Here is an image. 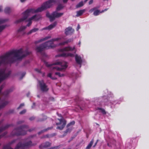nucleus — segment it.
<instances>
[{
  "label": "nucleus",
  "mask_w": 149,
  "mask_h": 149,
  "mask_svg": "<svg viewBox=\"0 0 149 149\" xmlns=\"http://www.w3.org/2000/svg\"><path fill=\"white\" fill-rule=\"evenodd\" d=\"M54 0H50L44 3L42 6L37 9L31 8L29 9L23 13V17L17 20L15 22L16 24L19 23L25 20L31 14L41 12L44 10L49 8L53 5Z\"/></svg>",
  "instance_id": "nucleus-1"
},
{
  "label": "nucleus",
  "mask_w": 149,
  "mask_h": 149,
  "mask_svg": "<svg viewBox=\"0 0 149 149\" xmlns=\"http://www.w3.org/2000/svg\"><path fill=\"white\" fill-rule=\"evenodd\" d=\"M63 37H60L52 39L40 45L37 46L36 50L38 52H40L45 49H48L55 47L53 42L61 40Z\"/></svg>",
  "instance_id": "nucleus-2"
},
{
  "label": "nucleus",
  "mask_w": 149,
  "mask_h": 149,
  "mask_svg": "<svg viewBox=\"0 0 149 149\" xmlns=\"http://www.w3.org/2000/svg\"><path fill=\"white\" fill-rule=\"evenodd\" d=\"M45 65L49 67L51 70L56 69L58 71H63L67 67V63L65 62H61L59 61L56 62L55 63H45Z\"/></svg>",
  "instance_id": "nucleus-3"
},
{
  "label": "nucleus",
  "mask_w": 149,
  "mask_h": 149,
  "mask_svg": "<svg viewBox=\"0 0 149 149\" xmlns=\"http://www.w3.org/2000/svg\"><path fill=\"white\" fill-rule=\"evenodd\" d=\"M28 128L27 126H23L19 128L15 129L12 131V134L13 135H24L26 134Z\"/></svg>",
  "instance_id": "nucleus-4"
},
{
  "label": "nucleus",
  "mask_w": 149,
  "mask_h": 149,
  "mask_svg": "<svg viewBox=\"0 0 149 149\" xmlns=\"http://www.w3.org/2000/svg\"><path fill=\"white\" fill-rule=\"evenodd\" d=\"M56 125L58 126L56 129L60 130H62L65 126L66 121L63 118L57 119L56 120Z\"/></svg>",
  "instance_id": "nucleus-5"
},
{
  "label": "nucleus",
  "mask_w": 149,
  "mask_h": 149,
  "mask_svg": "<svg viewBox=\"0 0 149 149\" xmlns=\"http://www.w3.org/2000/svg\"><path fill=\"white\" fill-rule=\"evenodd\" d=\"M38 83L40 90L43 92H47L49 90V88L43 80L39 81Z\"/></svg>",
  "instance_id": "nucleus-6"
},
{
  "label": "nucleus",
  "mask_w": 149,
  "mask_h": 149,
  "mask_svg": "<svg viewBox=\"0 0 149 149\" xmlns=\"http://www.w3.org/2000/svg\"><path fill=\"white\" fill-rule=\"evenodd\" d=\"M41 17L40 15H36L31 17V18H29L28 21L29 22L27 24V26H29L32 23V20H34L37 21L40 19Z\"/></svg>",
  "instance_id": "nucleus-7"
},
{
  "label": "nucleus",
  "mask_w": 149,
  "mask_h": 149,
  "mask_svg": "<svg viewBox=\"0 0 149 149\" xmlns=\"http://www.w3.org/2000/svg\"><path fill=\"white\" fill-rule=\"evenodd\" d=\"M75 122L73 121L67 125V128L64 132V133H65V135H66L67 134L70 132L73 129V126Z\"/></svg>",
  "instance_id": "nucleus-8"
},
{
  "label": "nucleus",
  "mask_w": 149,
  "mask_h": 149,
  "mask_svg": "<svg viewBox=\"0 0 149 149\" xmlns=\"http://www.w3.org/2000/svg\"><path fill=\"white\" fill-rule=\"evenodd\" d=\"M74 30L71 27L66 28L65 31V33L66 35H71L74 32Z\"/></svg>",
  "instance_id": "nucleus-9"
},
{
  "label": "nucleus",
  "mask_w": 149,
  "mask_h": 149,
  "mask_svg": "<svg viewBox=\"0 0 149 149\" xmlns=\"http://www.w3.org/2000/svg\"><path fill=\"white\" fill-rule=\"evenodd\" d=\"M8 20L7 19H0V24L3 23ZM6 25H2L0 26V33L5 28Z\"/></svg>",
  "instance_id": "nucleus-10"
},
{
  "label": "nucleus",
  "mask_w": 149,
  "mask_h": 149,
  "mask_svg": "<svg viewBox=\"0 0 149 149\" xmlns=\"http://www.w3.org/2000/svg\"><path fill=\"white\" fill-rule=\"evenodd\" d=\"M57 22H54L53 24L50 25L49 26L45 27L41 29L42 31L44 30L47 29L49 30H51L53 28H54L56 25Z\"/></svg>",
  "instance_id": "nucleus-11"
},
{
  "label": "nucleus",
  "mask_w": 149,
  "mask_h": 149,
  "mask_svg": "<svg viewBox=\"0 0 149 149\" xmlns=\"http://www.w3.org/2000/svg\"><path fill=\"white\" fill-rule=\"evenodd\" d=\"M63 14V13H58L56 11L52 13V16L54 18V20L56 18H58L61 16Z\"/></svg>",
  "instance_id": "nucleus-12"
},
{
  "label": "nucleus",
  "mask_w": 149,
  "mask_h": 149,
  "mask_svg": "<svg viewBox=\"0 0 149 149\" xmlns=\"http://www.w3.org/2000/svg\"><path fill=\"white\" fill-rule=\"evenodd\" d=\"M51 38V36H46V37H45V38H42L39 40L35 41V44H37L38 43H39V42H42L43 41L47 40L49 39H50Z\"/></svg>",
  "instance_id": "nucleus-13"
},
{
  "label": "nucleus",
  "mask_w": 149,
  "mask_h": 149,
  "mask_svg": "<svg viewBox=\"0 0 149 149\" xmlns=\"http://www.w3.org/2000/svg\"><path fill=\"white\" fill-rule=\"evenodd\" d=\"M51 145V143L49 142H47L44 143L42 144L40 146V148H46L49 147Z\"/></svg>",
  "instance_id": "nucleus-14"
},
{
  "label": "nucleus",
  "mask_w": 149,
  "mask_h": 149,
  "mask_svg": "<svg viewBox=\"0 0 149 149\" xmlns=\"http://www.w3.org/2000/svg\"><path fill=\"white\" fill-rule=\"evenodd\" d=\"M75 49V48L74 47H72L69 46L62 49V51H72L74 50Z\"/></svg>",
  "instance_id": "nucleus-15"
},
{
  "label": "nucleus",
  "mask_w": 149,
  "mask_h": 149,
  "mask_svg": "<svg viewBox=\"0 0 149 149\" xmlns=\"http://www.w3.org/2000/svg\"><path fill=\"white\" fill-rule=\"evenodd\" d=\"M75 60L77 63L79 64H81L82 63V60L80 56L76 55L75 56Z\"/></svg>",
  "instance_id": "nucleus-16"
},
{
  "label": "nucleus",
  "mask_w": 149,
  "mask_h": 149,
  "mask_svg": "<svg viewBox=\"0 0 149 149\" xmlns=\"http://www.w3.org/2000/svg\"><path fill=\"white\" fill-rule=\"evenodd\" d=\"M107 9H105V10H102L101 12H100L99 10H96L94 12L93 15L95 16H97L100 13H103L104 11L107 10Z\"/></svg>",
  "instance_id": "nucleus-17"
},
{
  "label": "nucleus",
  "mask_w": 149,
  "mask_h": 149,
  "mask_svg": "<svg viewBox=\"0 0 149 149\" xmlns=\"http://www.w3.org/2000/svg\"><path fill=\"white\" fill-rule=\"evenodd\" d=\"M61 56H62L65 57L70 56L72 57L74 56V54L71 53H63L61 54Z\"/></svg>",
  "instance_id": "nucleus-18"
},
{
  "label": "nucleus",
  "mask_w": 149,
  "mask_h": 149,
  "mask_svg": "<svg viewBox=\"0 0 149 149\" xmlns=\"http://www.w3.org/2000/svg\"><path fill=\"white\" fill-rule=\"evenodd\" d=\"M26 26H21L19 28L17 32L18 33H22L26 29Z\"/></svg>",
  "instance_id": "nucleus-19"
},
{
  "label": "nucleus",
  "mask_w": 149,
  "mask_h": 149,
  "mask_svg": "<svg viewBox=\"0 0 149 149\" xmlns=\"http://www.w3.org/2000/svg\"><path fill=\"white\" fill-rule=\"evenodd\" d=\"M85 10H81L77 12V14L76 15L77 17H78L82 15V14L85 12Z\"/></svg>",
  "instance_id": "nucleus-20"
},
{
  "label": "nucleus",
  "mask_w": 149,
  "mask_h": 149,
  "mask_svg": "<svg viewBox=\"0 0 149 149\" xmlns=\"http://www.w3.org/2000/svg\"><path fill=\"white\" fill-rule=\"evenodd\" d=\"M12 91V90L9 89L6 91L3 94V95L5 96H7Z\"/></svg>",
  "instance_id": "nucleus-21"
},
{
  "label": "nucleus",
  "mask_w": 149,
  "mask_h": 149,
  "mask_svg": "<svg viewBox=\"0 0 149 149\" xmlns=\"http://www.w3.org/2000/svg\"><path fill=\"white\" fill-rule=\"evenodd\" d=\"M46 16L47 17H49V18L50 21L52 22L54 20V18L53 17V16H52V14L50 15L49 13H47L46 14Z\"/></svg>",
  "instance_id": "nucleus-22"
},
{
  "label": "nucleus",
  "mask_w": 149,
  "mask_h": 149,
  "mask_svg": "<svg viewBox=\"0 0 149 149\" xmlns=\"http://www.w3.org/2000/svg\"><path fill=\"white\" fill-rule=\"evenodd\" d=\"M9 103V102L8 101H5L3 102L0 105V110L4 107L6 105H7Z\"/></svg>",
  "instance_id": "nucleus-23"
},
{
  "label": "nucleus",
  "mask_w": 149,
  "mask_h": 149,
  "mask_svg": "<svg viewBox=\"0 0 149 149\" xmlns=\"http://www.w3.org/2000/svg\"><path fill=\"white\" fill-rule=\"evenodd\" d=\"M94 142L93 139L88 144L87 146L86 147V149H90L92 146Z\"/></svg>",
  "instance_id": "nucleus-24"
},
{
  "label": "nucleus",
  "mask_w": 149,
  "mask_h": 149,
  "mask_svg": "<svg viewBox=\"0 0 149 149\" xmlns=\"http://www.w3.org/2000/svg\"><path fill=\"white\" fill-rule=\"evenodd\" d=\"M38 30V28H34L30 31L28 33H27V34L28 35L30 34L36 32Z\"/></svg>",
  "instance_id": "nucleus-25"
},
{
  "label": "nucleus",
  "mask_w": 149,
  "mask_h": 149,
  "mask_svg": "<svg viewBox=\"0 0 149 149\" xmlns=\"http://www.w3.org/2000/svg\"><path fill=\"white\" fill-rule=\"evenodd\" d=\"M73 40V39L72 38H70L67 40V41L60 43L61 45H63L65 44L69 43L72 41Z\"/></svg>",
  "instance_id": "nucleus-26"
},
{
  "label": "nucleus",
  "mask_w": 149,
  "mask_h": 149,
  "mask_svg": "<svg viewBox=\"0 0 149 149\" xmlns=\"http://www.w3.org/2000/svg\"><path fill=\"white\" fill-rule=\"evenodd\" d=\"M63 7L64 6L62 5L59 4L58 5L56 8V10L57 11H59L63 9Z\"/></svg>",
  "instance_id": "nucleus-27"
},
{
  "label": "nucleus",
  "mask_w": 149,
  "mask_h": 149,
  "mask_svg": "<svg viewBox=\"0 0 149 149\" xmlns=\"http://www.w3.org/2000/svg\"><path fill=\"white\" fill-rule=\"evenodd\" d=\"M10 126V125H7L3 127H2L0 128V132L3 130H5L8 128Z\"/></svg>",
  "instance_id": "nucleus-28"
},
{
  "label": "nucleus",
  "mask_w": 149,
  "mask_h": 149,
  "mask_svg": "<svg viewBox=\"0 0 149 149\" xmlns=\"http://www.w3.org/2000/svg\"><path fill=\"white\" fill-rule=\"evenodd\" d=\"M4 12L6 13H9L11 12V10L10 8L6 7L4 10Z\"/></svg>",
  "instance_id": "nucleus-29"
},
{
  "label": "nucleus",
  "mask_w": 149,
  "mask_h": 149,
  "mask_svg": "<svg viewBox=\"0 0 149 149\" xmlns=\"http://www.w3.org/2000/svg\"><path fill=\"white\" fill-rule=\"evenodd\" d=\"M84 4L83 2L82 1H81L76 5V7L77 8L83 6Z\"/></svg>",
  "instance_id": "nucleus-30"
},
{
  "label": "nucleus",
  "mask_w": 149,
  "mask_h": 149,
  "mask_svg": "<svg viewBox=\"0 0 149 149\" xmlns=\"http://www.w3.org/2000/svg\"><path fill=\"white\" fill-rule=\"evenodd\" d=\"M47 77H50L51 79L53 80H55L56 79V77H52V74L50 73H49L48 74Z\"/></svg>",
  "instance_id": "nucleus-31"
},
{
  "label": "nucleus",
  "mask_w": 149,
  "mask_h": 149,
  "mask_svg": "<svg viewBox=\"0 0 149 149\" xmlns=\"http://www.w3.org/2000/svg\"><path fill=\"white\" fill-rule=\"evenodd\" d=\"M56 75H58L59 77H62L64 76V74H61L59 72H56L55 73Z\"/></svg>",
  "instance_id": "nucleus-32"
},
{
  "label": "nucleus",
  "mask_w": 149,
  "mask_h": 149,
  "mask_svg": "<svg viewBox=\"0 0 149 149\" xmlns=\"http://www.w3.org/2000/svg\"><path fill=\"white\" fill-rule=\"evenodd\" d=\"M98 109L100 110L104 114H105L106 113V112L104 109H102L101 108H98Z\"/></svg>",
  "instance_id": "nucleus-33"
},
{
  "label": "nucleus",
  "mask_w": 149,
  "mask_h": 149,
  "mask_svg": "<svg viewBox=\"0 0 149 149\" xmlns=\"http://www.w3.org/2000/svg\"><path fill=\"white\" fill-rule=\"evenodd\" d=\"M26 109H24L20 112L19 114H23L25 113L26 112Z\"/></svg>",
  "instance_id": "nucleus-34"
},
{
  "label": "nucleus",
  "mask_w": 149,
  "mask_h": 149,
  "mask_svg": "<svg viewBox=\"0 0 149 149\" xmlns=\"http://www.w3.org/2000/svg\"><path fill=\"white\" fill-rule=\"evenodd\" d=\"M24 103H22L17 108V109H21L23 107V106H24Z\"/></svg>",
  "instance_id": "nucleus-35"
},
{
  "label": "nucleus",
  "mask_w": 149,
  "mask_h": 149,
  "mask_svg": "<svg viewBox=\"0 0 149 149\" xmlns=\"http://www.w3.org/2000/svg\"><path fill=\"white\" fill-rule=\"evenodd\" d=\"M51 128H51V127H49V128H47V129H45V130H43L41 132H39L38 133V134H40L41 133V132H43L46 131H47V130H49V129H51Z\"/></svg>",
  "instance_id": "nucleus-36"
},
{
  "label": "nucleus",
  "mask_w": 149,
  "mask_h": 149,
  "mask_svg": "<svg viewBox=\"0 0 149 149\" xmlns=\"http://www.w3.org/2000/svg\"><path fill=\"white\" fill-rule=\"evenodd\" d=\"M95 9H96L95 8H94L91 9L89 10V12L91 13H92L94 10H95Z\"/></svg>",
  "instance_id": "nucleus-37"
},
{
  "label": "nucleus",
  "mask_w": 149,
  "mask_h": 149,
  "mask_svg": "<svg viewBox=\"0 0 149 149\" xmlns=\"http://www.w3.org/2000/svg\"><path fill=\"white\" fill-rule=\"evenodd\" d=\"M99 141V140H97L96 142V143H95L94 145L93 146V147H95V146L96 145L97 142H98V141Z\"/></svg>",
  "instance_id": "nucleus-38"
},
{
  "label": "nucleus",
  "mask_w": 149,
  "mask_h": 149,
  "mask_svg": "<svg viewBox=\"0 0 149 149\" xmlns=\"http://www.w3.org/2000/svg\"><path fill=\"white\" fill-rule=\"evenodd\" d=\"M93 2V0H91L89 2V5H90L91 4H92Z\"/></svg>",
  "instance_id": "nucleus-39"
},
{
  "label": "nucleus",
  "mask_w": 149,
  "mask_h": 149,
  "mask_svg": "<svg viewBox=\"0 0 149 149\" xmlns=\"http://www.w3.org/2000/svg\"><path fill=\"white\" fill-rule=\"evenodd\" d=\"M35 118L34 117H32L29 118V120H34Z\"/></svg>",
  "instance_id": "nucleus-40"
},
{
  "label": "nucleus",
  "mask_w": 149,
  "mask_h": 149,
  "mask_svg": "<svg viewBox=\"0 0 149 149\" xmlns=\"http://www.w3.org/2000/svg\"><path fill=\"white\" fill-rule=\"evenodd\" d=\"M3 88V85H2L1 87H0V93H1V91L2 90V88ZM0 100H1V98H0Z\"/></svg>",
  "instance_id": "nucleus-41"
},
{
  "label": "nucleus",
  "mask_w": 149,
  "mask_h": 149,
  "mask_svg": "<svg viewBox=\"0 0 149 149\" xmlns=\"http://www.w3.org/2000/svg\"><path fill=\"white\" fill-rule=\"evenodd\" d=\"M3 8L1 6H0V12H1L2 11Z\"/></svg>",
  "instance_id": "nucleus-42"
},
{
  "label": "nucleus",
  "mask_w": 149,
  "mask_h": 149,
  "mask_svg": "<svg viewBox=\"0 0 149 149\" xmlns=\"http://www.w3.org/2000/svg\"><path fill=\"white\" fill-rule=\"evenodd\" d=\"M80 28V26H79V24H78V26H77V31H78V30H79Z\"/></svg>",
  "instance_id": "nucleus-43"
},
{
  "label": "nucleus",
  "mask_w": 149,
  "mask_h": 149,
  "mask_svg": "<svg viewBox=\"0 0 149 149\" xmlns=\"http://www.w3.org/2000/svg\"><path fill=\"white\" fill-rule=\"evenodd\" d=\"M35 70L37 71V72H40V70H39V69H35Z\"/></svg>",
  "instance_id": "nucleus-44"
},
{
  "label": "nucleus",
  "mask_w": 149,
  "mask_h": 149,
  "mask_svg": "<svg viewBox=\"0 0 149 149\" xmlns=\"http://www.w3.org/2000/svg\"><path fill=\"white\" fill-rule=\"evenodd\" d=\"M59 146H56L52 148V149H57Z\"/></svg>",
  "instance_id": "nucleus-45"
},
{
  "label": "nucleus",
  "mask_w": 149,
  "mask_h": 149,
  "mask_svg": "<svg viewBox=\"0 0 149 149\" xmlns=\"http://www.w3.org/2000/svg\"><path fill=\"white\" fill-rule=\"evenodd\" d=\"M63 1L64 3H66L67 1L68 0H63Z\"/></svg>",
  "instance_id": "nucleus-46"
},
{
  "label": "nucleus",
  "mask_w": 149,
  "mask_h": 149,
  "mask_svg": "<svg viewBox=\"0 0 149 149\" xmlns=\"http://www.w3.org/2000/svg\"><path fill=\"white\" fill-rule=\"evenodd\" d=\"M26 0H20V1L22 2H23L25 1Z\"/></svg>",
  "instance_id": "nucleus-47"
},
{
  "label": "nucleus",
  "mask_w": 149,
  "mask_h": 149,
  "mask_svg": "<svg viewBox=\"0 0 149 149\" xmlns=\"http://www.w3.org/2000/svg\"><path fill=\"white\" fill-rule=\"evenodd\" d=\"M23 122L22 121H19V123H23Z\"/></svg>",
  "instance_id": "nucleus-48"
},
{
  "label": "nucleus",
  "mask_w": 149,
  "mask_h": 149,
  "mask_svg": "<svg viewBox=\"0 0 149 149\" xmlns=\"http://www.w3.org/2000/svg\"><path fill=\"white\" fill-rule=\"evenodd\" d=\"M88 0H85L84 1V2L85 3H86L87 1H88Z\"/></svg>",
  "instance_id": "nucleus-49"
},
{
  "label": "nucleus",
  "mask_w": 149,
  "mask_h": 149,
  "mask_svg": "<svg viewBox=\"0 0 149 149\" xmlns=\"http://www.w3.org/2000/svg\"><path fill=\"white\" fill-rule=\"evenodd\" d=\"M33 106H32V108H34L33 107L35 106L34 103H33Z\"/></svg>",
  "instance_id": "nucleus-50"
},
{
  "label": "nucleus",
  "mask_w": 149,
  "mask_h": 149,
  "mask_svg": "<svg viewBox=\"0 0 149 149\" xmlns=\"http://www.w3.org/2000/svg\"><path fill=\"white\" fill-rule=\"evenodd\" d=\"M25 74V73L24 72V73H23V76H24Z\"/></svg>",
  "instance_id": "nucleus-51"
},
{
  "label": "nucleus",
  "mask_w": 149,
  "mask_h": 149,
  "mask_svg": "<svg viewBox=\"0 0 149 149\" xmlns=\"http://www.w3.org/2000/svg\"><path fill=\"white\" fill-rule=\"evenodd\" d=\"M80 44H81V42L80 41V42H79V45H80Z\"/></svg>",
  "instance_id": "nucleus-52"
},
{
  "label": "nucleus",
  "mask_w": 149,
  "mask_h": 149,
  "mask_svg": "<svg viewBox=\"0 0 149 149\" xmlns=\"http://www.w3.org/2000/svg\"><path fill=\"white\" fill-rule=\"evenodd\" d=\"M64 135H63V136H65V133H64Z\"/></svg>",
  "instance_id": "nucleus-53"
},
{
  "label": "nucleus",
  "mask_w": 149,
  "mask_h": 149,
  "mask_svg": "<svg viewBox=\"0 0 149 149\" xmlns=\"http://www.w3.org/2000/svg\"><path fill=\"white\" fill-rule=\"evenodd\" d=\"M38 97H39V95H38Z\"/></svg>",
  "instance_id": "nucleus-54"
},
{
  "label": "nucleus",
  "mask_w": 149,
  "mask_h": 149,
  "mask_svg": "<svg viewBox=\"0 0 149 149\" xmlns=\"http://www.w3.org/2000/svg\"><path fill=\"white\" fill-rule=\"evenodd\" d=\"M1 116V114H0V116Z\"/></svg>",
  "instance_id": "nucleus-55"
}]
</instances>
